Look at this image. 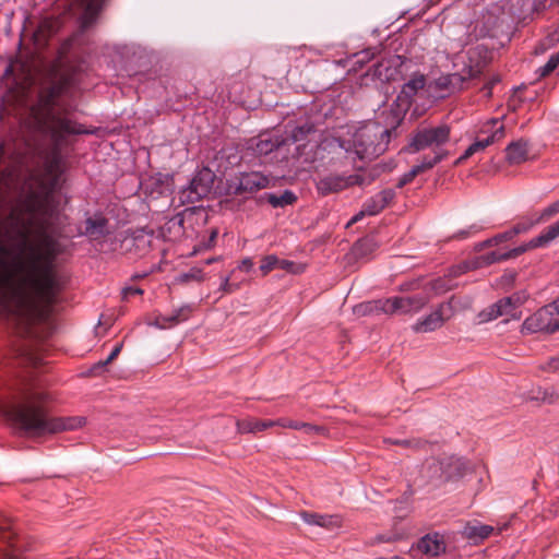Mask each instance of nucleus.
<instances>
[{
    "label": "nucleus",
    "mask_w": 559,
    "mask_h": 559,
    "mask_svg": "<svg viewBox=\"0 0 559 559\" xmlns=\"http://www.w3.org/2000/svg\"><path fill=\"white\" fill-rule=\"evenodd\" d=\"M17 364L25 368L26 378L21 392L14 399L2 405V412L20 437H33L35 433V397L31 377L35 358L26 347L17 350Z\"/></svg>",
    "instance_id": "nucleus-4"
},
{
    "label": "nucleus",
    "mask_w": 559,
    "mask_h": 559,
    "mask_svg": "<svg viewBox=\"0 0 559 559\" xmlns=\"http://www.w3.org/2000/svg\"><path fill=\"white\" fill-rule=\"evenodd\" d=\"M500 82V76L499 75H493L483 87V91L485 92V95L487 97H490L491 96V91H492V87Z\"/></svg>",
    "instance_id": "nucleus-53"
},
{
    "label": "nucleus",
    "mask_w": 559,
    "mask_h": 559,
    "mask_svg": "<svg viewBox=\"0 0 559 559\" xmlns=\"http://www.w3.org/2000/svg\"><path fill=\"white\" fill-rule=\"evenodd\" d=\"M495 305L499 312H501V316L510 314L513 311L510 298L503 297L496 301Z\"/></svg>",
    "instance_id": "nucleus-47"
},
{
    "label": "nucleus",
    "mask_w": 559,
    "mask_h": 559,
    "mask_svg": "<svg viewBox=\"0 0 559 559\" xmlns=\"http://www.w3.org/2000/svg\"><path fill=\"white\" fill-rule=\"evenodd\" d=\"M388 314H408L420 311L429 301L427 294H416L413 296H394L386 298Z\"/></svg>",
    "instance_id": "nucleus-13"
},
{
    "label": "nucleus",
    "mask_w": 559,
    "mask_h": 559,
    "mask_svg": "<svg viewBox=\"0 0 559 559\" xmlns=\"http://www.w3.org/2000/svg\"><path fill=\"white\" fill-rule=\"evenodd\" d=\"M282 144H284L283 141L280 142L278 140L261 136L255 143L254 151L260 155H267L278 148Z\"/></svg>",
    "instance_id": "nucleus-30"
},
{
    "label": "nucleus",
    "mask_w": 559,
    "mask_h": 559,
    "mask_svg": "<svg viewBox=\"0 0 559 559\" xmlns=\"http://www.w3.org/2000/svg\"><path fill=\"white\" fill-rule=\"evenodd\" d=\"M480 229H481L480 226H478L477 224H473L468 228L461 229L457 233H455L454 238H456V239H465V238H468L469 236L480 231Z\"/></svg>",
    "instance_id": "nucleus-49"
},
{
    "label": "nucleus",
    "mask_w": 559,
    "mask_h": 559,
    "mask_svg": "<svg viewBox=\"0 0 559 559\" xmlns=\"http://www.w3.org/2000/svg\"><path fill=\"white\" fill-rule=\"evenodd\" d=\"M493 532V527L486 524H467L463 534L466 538L472 540L474 544H477L485 538L489 537Z\"/></svg>",
    "instance_id": "nucleus-24"
},
{
    "label": "nucleus",
    "mask_w": 559,
    "mask_h": 559,
    "mask_svg": "<svg viewBox=\"0 0 559 559\" xmlns=\"http://www.w3.org/2000/svg\"><path fill=\"white\" fill-rule=\"evenodd\" d=\"M477 50L478 48L468 51V63L464 66L461 72L444 74L436 79L433 82L435 88L451 94L461 91L467 80L478 78L486 67V61L476 60L474 63L475 57L479 56Z\"/></svg>",
    "instance_id": "nucleus-6"
},
{
    "label": "nucleus",
    "mask_w": 559,
    "mask_h": 559,
    "mask_svg": "<svg viewBox=\"0 0 559 559\" xmlns=\"http://www.w3.org/2000/svg\"><path fill=\"white\" fill-rule=\"evenodd\" d=\"M277 269L288 271L292 273H298L299 270L296 269V264L293 261L285 260V259H278V265Z\"/></svg>",
    "instance_id": "nucleus-52"
},
{
    "label": "nucleus",
    "mask_w": 559,
    "mask_h": 559,
    "mask_svg": "<svg viewBox=\"0 0 559 559\" xmlns=\"http://www.w3.org/2000/svg\"><path fill=\"white\" fill-rule=\"evenodd\" d=\"M36 152H37V156H38L39 155V148L38 147L36 148Z\"/></svg>",
    "instance_id": "nucleus-63"
},
{
    "label": "nucleus",
    "mask_w": 559,
    "mask_h": 559,
    "mask_svg": "<svg viewBox=\"0 0 559 559\" xmlns=\"http://www.w3.org/2000/svg\"><path fill=\"white\" fill-rule=\"evenodd\" d=\"M215 174L207 167L198 170L192 177L189 187L182 192L188 202L194 203L206 197L214 183Z\"/></svg>",
    "instance_id": "nucleus-12"
},
{
    "label": "nucleus",
    "mask_w": 559,
    "mask_h": 559,
    "mask_svg": "<svg viewBox=\"0 0 559 559\" xmlns=\"http://www.w3.org/2000/svg\"><path fill=\"white\" fill-rule=\"evenodd\" d=\"M237 431L239 433H257L267 428L274 427L273 420H259L255 418H245L237 420Z\"/></svg>",
    "instance_id": "nucleus-23"
},
{
    "label": "nucleus",
    "mask_w": 559,
    "mask_h": 559,
    "mask_svg": "<svg viewBox=\"0 0 559 559\" xmlns=\"http://www.w3.org/2000/svg\"><path fill=\"white\" fill-rule=\"evenodd\" d=\"M451 128L447 123L440 124H419L411 134L408 151L417 153L429 150L430 153L425 155L421 160L426 166H436L448 156L444 145L449 143Z\"/></svg>",
    "instance_id": "nucleus-5"
},
{
    "label": "nucleus",
    "mask_w": 559,
    "mask_h": 559,
    "mask_svg": "<svg viewBox=\"0 0 559 559\" xmlns=\"http://www.w3.org/2000/svg\"><path fill=\"white\" fill-rule=\"evenodd\" d=\"M108 234V219L102 214L85 219V229L79 235L87 236L92 240H97Z\"/></svg>",
    "instance_id": "nucleus-18"
},
{
    "label": "nucleus",
    "mask_w": 559,
    "mask_h": 559,
    "mask_svg": "<svg viewBox=\"0 0 559 559\" xmlns=\"http://www.w3.org/2000/svg\"><path fill=\"white\" fill-rule=\"evenodd\" d=\"M22 546V539L12 527L11 521L0 516V559H26Z\"/></svg>",
    "instance_id": "nucleus-10"
},
{
    "label": "nucleus",
    "mask_w": 559,
    "mask_h": 559,
    "mask_svg": "<svg viewBox=\"0 0 559 559\" xmlns=\"http://www.w3.org/2000/svg\"><path fill=\"white\" fill-rule=\"evenodd\" d=\"M3 76L12 79V86L3 98L1 116H13L19 126L17 138L32 152L35 147V55L20 51L7 66Z\"/></svg>",
    "instance_id": "nucleus-2"
},
{
    "label": "nucleus",
    "mask_w": 559,
    "mask_h": 559,
    "mask_svg": "<svg viewBox=\"0 0 559 559\" xmlns=\"http://www.w3.org/2000/svg\"><path fill=\"white\" fill-rule=\"evenodd\" d=\"M214 261H216V259H215V258L207 259V260H205V264H211V263H213Z\"/></svg>",
    "instance_id": "nucleus-62"
},
{
    "label": "nucleus",
    "mask_w": 559,
    "mask_h": 559,
    "mask_svg": "<svg viewBox=\"0 0 559 559\" xmlns=\"http://www.w3.org/2000/svg\"><path fill=\"white\" fill-rule=\"evenodd\" d=\"M273 423H274V426H280L283 428H290V429H295V430H301L302 425H304V421L292 420V419H287V418H280L277 420H273Z\"/></svg>",
    "instance_id": "nucleus-42"
},
{
    "label": "nucleus",
    "mask_w": 559,
    "mask_h": 559,
    "mask_svg": "<svg viewBox=\"0 0 559 559\" xmlns=\"http://www.w3.org/2000/svg\"><path fill=\"white\" fill-rule=\"evenodd\" d=\"M538 222H536V219H531V221H527V222H520V223L515 224L508 231H509L511 238H514L519 234L526 233L527 230H530Z\"/></svg>",
    "instance_id": "nucleus-39"
},
{
    "label": "nucleus",
    "mask_w": 559,
    "mask_h": 559,
    "mask_svg": "<svg viewBox=\"0 0 559 559\" xmlns=\"http://www.w3.org/2000/svg\"><path fill=\"white\" fill-rule=\"evenodd\" d=\"M388 301L384 299H377L360 304L355 307V312L362 316H371V314H388L386 312Z\"/></svg>",
    "instance_id": "nucleus-26"
},
{
    "label": "nucleus",
    "mask_w": 559,
    "mask_h": 559,
    "mask_svg": "<svg viewBox=\"0 0 559 559\" xmlns=\"http://www.w3.org/2000/svg\"><path fill=\"white\" fill-rule=\"evenodd\" d=\"M507 298L511 299V307L515 310L527 300L528 295L525 292H518Z\"/></svg>",
    "instance_id": "nucleus-46"
},
{
    "label": "nucleus",
    "mask_w": 559,
    "mask_h": 559,
    "mask_svg": "<svg viewBox=\"0 0 559 559\" xmlns=\"http://www.w3.org/2000/svg\"><path fill=\"white\" fill-rule=\"evenodd\" d=\"M35 272V249L33 247L29 248V281L34 282V273Z\"/></svg>",
    "instance_id": "nucleus-55"
},
{
    "label": "nucleus",
    "mask_w": 559,
    "mask_h": 559,
    "mask_svg": "<svg viewBox=\"0 0 559 559\" xmlns=\"http://www.w3.org/2000/svg\"><path fill=\"white\" fill-rule=\"evenodd\" d=\"M559 67V51L550 56L545 66L538 69V74L540 78L549 75L552 71H555Z\"/></svg>",
    "instance_id": "nucleus-35"
},
{
    "label": "nucleus",
    "mask_w": 559,
    "mask_h": 559,
    "mask_svg": "<svg viewBox=\"0 0 559 559\" xmlns=\"http://www.w3.org/2000/svg\"><path fill=\"white\" fill-rule=\"evenodd\" d=\"M364 215H360V212L358 214H356L355 216L352 217V219L349 221V224H354L356 222H358Z\"/></svg>",
    "instance_id": "nucleus-60"
},
{
    "label": "nucleus",
    "mask_w": 559,
    "mask_h": 559,
    "mask_svg": "<svg viewBox=\"0 0 559 559\" xmlns=\"http://www.w3.org/2000/svg\"><path fill=\"white\" fill-rule=\"evenodd\" d=\"M526 400L537 401L546 404H554L558 400V394L554 389L538 386L536 389L531 390L527 393Z\"/></svg>",
    "instance_id": "nucleus-28"
},
{
    "label": "nucleus",
    "mask_w": 559,
    "mask_h": 559,
    "mask_svg": "<svg viewBox=\"0 0 559 559\" xmlns=\"http://www.w3.org/2000/svg\"><path fill=\"white\" fill-rule=\"evenodd\" d=\"M540 369L544 371H558L559 370V356L551 357L540 366Z\"/></svg>",
    "instance_id": "nucleus-51"
},
{
    "label": "nucleus",
    "mask_w": 559,
    "mask_h": 559,
    "mask_svg": "<svg viewBox=\"0 0 559 559\" xmlns=\"http://www.w3.org/2000/svg\"><path fill=\"white\" fill-rule=\"evenodd\" d=\"M373 76L380 81H390L393 79V71L391 70L388 61H381L372 66Z\"/></svg>",
    "instance_id": "nucleus-32"
},
{
    "label": "nucleus",
    "mask_w": 559,
    "mask_h": 559,
    "mask_svg": "<svg viewBox=\"0 0 559 559\" xmlns=\"http://www.w3.org/2000/svg\"><path fill=\"white\" fill-rule=\"evenodd\" d=\"M72 237L70 217L64 209H37V368L40 364L39 341H48L57 330L62 294L70 280L63 266V255ZM49 397L37 384V439L85 426L83 416L51 415L41 406Z\"/></svg>",
    "instance_id": "nucleus-1"
},
{
    "label": "nucleus",
    "mask_w": 559,
    "mask_h": 559,
    "mask_svg": "<svg viewBox=\"0 0 559 559\" xmlns=\"http://www.w3.org/2000/svg\"><path fill=\"white\" fill-rule=\"evenodd\" d=\"M559 236V221L548 226L540 235L530 240L526 250L545 246Z\"/></svg>",
    "instance_id": "nucleus-27"
},
{
    "label": "nucleus",
    "mask_w": 559,
    "mask_h": 559,
    "mask_svg": "<svg viewBox=\"0 0 559 559\" xmlns=\"http://www.w3.org/2000/svg\"><path fill=\"white\" fill-rule=\"evenodd\" d=\"M480 134H485V138H477L474 143H472L464 152V154L455 162V164H461L463 160L469 158L477 152L484 151L489 145L501 141L506 136V128L499 121V119L493 118L488 120L479 131Z\"/></svg>",
    "instance_id": "nucleus-8"
},
{
    "label": "nucleus",
    "mask_w": 559,
    "mask_h": 559,
    "mask_svg": "<svg viewBox=\"0 0 559 559\" xmlns=\"http://www.w3.org/2000/svg\"><path fill=\"white\" fill-rule=\"evenodd\" d=\"M528 155V142L520 139L511 142L506 147V159L511 165H518L527 159Z\"/></svg>",
    "instance_id": "nucleus-22"
},
{
    "label": "nucleus",
    "mask_w": 559,
    "mask_h": 559,
    "mask_svg": "<svg viewBox=\"0 0 559 559\" xmlns=\"http://www.w3.org/2000/svg\"><path fill=\"white\" fill-rule=\"evenodd\" d=\"M11 254L10 248L4 241L2 229L0 228V267L7 266V260Z\"/></svg>",
    "instance_id": "nucleus-40"
},
{
    "label": "nucleus",
    "mask_w": 559,
    "mask_h": 559,
    "mask_svg": "<svg viewBox=\"0 0 559 559\" xmlns=\"http://www.w3.org/2000/svg\"><path fill=\"white\" fill-rule=\"evenodd\" d=\"M301 430L309 436L324 435L326 432V429L323 426L312 425L309 423H304Z\"/></svg>",
    "instance_id": "nucleus-48"
},
{
    "label": "nucleus",
    "mask_w": 559,
    "mask_h": 559,
    "mask_svg": "<svg viewBox=\"0 0 559 559\" xmlns=\"http://www.w3.org/2000/svg\"><path fill=\"white\" fill-rule=\"evenodd\" d=\"M156 324L162 329L173 328L178 324V320L170 314H160L156 318Z\"/></svg>",
    "instance_id": "nucleus-41"
},
{
    "label": "nucleus",
    "mask_w": 559,
    "mask_h": 559,
    "mask_svg": "<svg viewBox=\"0 0 559 559\" xmlns=\"http://www.w3.org/2000/svg\"><path fill=\"white\" fill-rule=\"evenodd\" d=\"M526 251V246H519L506 252L491 251L478 258L477 266H487L497 262L518 258Z\"/></svg>",
    "instance_id": "nucleus-21"
},
{
    "label": "nucleus",
    "mask_w": 559,
    "mask_h": 559,
    "mask_svg": "<svg viewBox=\"0 0 559 559\" xmlns=\"http://www.w3.org/2000/svg\"><path fill=\"white\" fill-rule=\"evenodd\" d=\"M238 288V286L236 284H231L229 282V277H225L222 285H221V290L223 293H226V294H231L234 293L236 289Z\"/></svg>",
    "instance_id": "nucleus-56"
},
{
    "label": "nucleus",
    "mask_w": 559,
    "mask_h": 559,
    "mask_svg": "<svg viewBox=\"0 0 559 559\" xmlns=\"http://www.w3.org/2000/svg\"><path fill=\"white\" fill-rule=\"evenodd\" d=\"M557 213H559V199L544 209L542 214L536 218V222H543L544 219L549 218Z\"/></svg>",
    "instance_id": "nucleus-44"
},
{
    "label": "nucleus",
    "mask_w": 559,
    "mask_h": 559,
    "mask_svg": "<svg viewBox=\"0 0 559 559\" xmlns=\"http://www.w3.org/2000/svg\"><path fill=\"white\" fill-rule=\"evenodd\" d=\"M203 272L199 267H192L188 272L182 273L178 276V282L188 283L190 281L201 282L203 281Z\"/></svg>",
    "instance_id": "nucleus-37"
},
{
    "label": "nucleus",
    "mask_w": 559,
    "mask_h": 559,
    "mask_svg": "<svg viewBox=\"0 0 559 559\" xmlns=\"http://www.w3.org/2000/svg\"><path fill=\"white\" fill-rule=\"evenodd\" d=\"M104 0H72L71 5H78L80 10L81 28H88L102 10Z\"/></svg>",
    "instance_id": "nucleus-16"
},
{
    "label": "nucleus",
    "mask_w": 559,
    "mask_h": 559,
    "mask_svg": "<svg viewBox=\"0 0 559 559\" xmlns=\"http://www.w3.org/2000/svg\"><path fill=\"white\" fill-rule=\"evenodd\" d=\"M192 312V308L190 306H182L179 309H176L173 312V317L178 320V324L185 322L189 319Z\"/></svg>",
    "instance_id": "nucleus-45"
},
{
    "label": "nucleus",
    "mask_w": 559,
    "mask_h": 559,
    "mask_svg": "<svg viewBox=\"0 0 559 559\" xmlns=\"http://www.w3.org/2000/svg\"><path fill=\"white\" fill-rule=\"evenodd\" d=\"M253 266V263L250 259H245L242 262H241V269L245 270V271H250L251 267Z\"/></svg>",
    "instance_id": "nucleus-59"
},
{
    "label": "nucleus",
    "mask_w": 559,
    "mask_h": 559,
    "mask_svg": "<svg viewBox=\"0 0 559 559\" xmlns=\"http://www.w3.org/2000/svg\"><path fill=\"white\" fill-rule=\"evenodd\" d=\"M270 185L267 176L259 171L241 173L231 185L229 189L237 195L255 193Z\"/></svg>",
    "instance_id": "nucleus-14"
},
{
    "label": "nucleus",
    "mask_w": 559,
    "mask_h": 559,
    "mask_svg": "<svg viewBox=\"0 0 559 559\" xmlns=\"http://www.w3.org/2000/svg\"><path fill=\"white\" fill-rule=\"evenodd\" d=\"M557 300H559V298Z\"/></svg>",
    "instance_id": "nucleus-64"
},
{
    "label": "nucleus",
    "mask_w": 559,
    "mask_h": 559,
    "mask_svg": "<svg viewBox=\"0 0 559 559\" xmlns=\"http://www.w3.org/2000/svg\"><path fill=\"white\" fill-rule=\"evenodd\" d=\"M265 199L273 207H284L293 204L297 200V197L290 190H285L280 195L275 193H266Z\"/></svg>",
    "instance_id": "nucleus-29"
},
{
    "label": "nucleus",
    "mask_w": 559,
    "mask_h": 559,
    "mask_svg": "<svg viewBox=\"0 0 559 559\" xmlns=\"http://www.w3.org/2000/svg\"><path fill=\"white\" fill-rule=\"evenodd\" d=\"M143 290L139 287H126L122 289V298L128 299L130 296L133 295H142Z\"/></svg>",
    "instance_id": "nucleus-57"
},
{
    "label": "nucleus",
    "mask_w": 559,
    "mask_h": 559,
    "mask_svg": "<svg viewBox=\"0 0 559 559\" xmlns=\"http://www.w3.org/2000/svg\"><path fill=\"white\" fill-rule=\"evenodd\" d=\"M443 305H440L433 312L429 313L428 316L419 319L414 325L413 330L416 333H427L432 332L440 326H442L444 322L443 318Z\"/></svg>",
    "instance_id": "nucleus-19"
},
{
    "label": "nucleus",
    "mask_w": 559,
    "mask_h": 559,
    "mask_svg": "<svg viewBox=\"0 0 559 559\" xmlns=\"http://www.w3.org/2000/svg\"><path fill=\"white\" fill-rule=\"evenodd\" d=\"M390 443L395 445H401L404 448H411L415 450L424 449L428 441L420 439V438H413V439H395V440H389Z\"/></svg>",
    "instance_id": "nucleus-34"
},
{
    "label": "nucleus",
    "mask_w": 559,
    "mask_h": 559,
    "mask_svg": "<svg viewBox=\"0 0 559 559\" xmlns=\"http://www.w3.org/2000/svg\"><path fill=\"white\" fill-rule=\"evenodd\" d=\"M391 114L393 119L390 124H382L378 120L368 121L357 128L349 140L335 138L331 145L342 150L346 158H352L353 167L356 170H361L364 166L358 165L356 159L371 162L388 150L391 134L402 121L400 114L392 110Z\"/></svg>",
    "instance_id": "nucleus-3"
},
{
    "label": "nucleus",
    "mask_w": 559,
    "mask_h": 559,
    "mask_svg": "<svg viewBox=\"0 0 559 559\" xmlns=\"http://www.w3.org/2000/svg\"><path fill=\"white\" fill-rule=\"evenodd\" d=\"M278 258L275 254H269L262 258L260 270L263 275H266L271 271L277 269Z\"/></svg>",
    "instance_id": "nucleus-36"
},
{
    "label": "nucleus",
    "mask_w": 559,
    "mask_h": 559,
    "mask_svg": "<svg viewBox=\"0 0 559 559\" xmlns=\"http://www.w3.org/2000/svg\"><path fill=\"white\" fill-rule=\"evenodd\" d=\"M431 166H426L424 160H420L418 164L414 165L409 171L405 173L397 182V188H403L405 185L409 183L417 175L431 169Z\"/></svg>",
    "instance_id": "nucleus-31"
},
{
    "label": "nucleus",
    "mask_w": 559,
    "mask_h": 559,
    "mask_svg": "<svg viewBox=\"0 0 559 559\" xmlns=\"http://www.w3.org/2000/svg\"><path fill=\"white\" fill-rule=\"evenodd\" d=\"M426 85V78L421 73H414L412 78L403 84L400 94L397 95V102L405 106L409 107L414 96L417 94L419 90H423Z\"/></svg>",
    "instance_id": "nucleus-17"
},
{
    "label": "nucleus",
    "mask_w": 559,
    "mask_h": 559,
    "mask_svg": "<svg viewBox=\"0 0 559 559\" xmlns=\"http://www.w3.org/2000/svg\"><path fill=\"white\" fill-rule=\"evenodd\" d=\"M417 548L425 555L439 556L445 550L443 537L438 533L427 534L417 543Z\"/></svg>",
    "instance_id": "nucleus-20"
},
{
    "label": "nucleus",
    "mask_w": 559,
    "mask_h": 559,
    "mask_svg": "<svg viewBox=\"0 0 559 559\" xmlns=\"http://www.w3.org/2000/svg\"><path fill=\"white\" fill-rule=\"evenodd\" d=\"M362 185H366V180L360 174H353L347 176L329 174L320 177L316 181V189L318 194L326 197L333 193H338L349 187Z\"/></svg>",
    "instance_id": "nucleus-9"
},
{
    "label": "nucleus",
    "mask_w": 559,
    "mask_h": 559,
    "mask_svg": "<svg viewBox=\"0 0 559 559\" xmlns=\"http://www.w3.org/2000/svg\"><path fill=\"white\" fill-rule=\"evenodd\" d=\"M300 516L307 524L321 527H331L338 522V518L335 515L319 514L307 511L301 512Z\"/></svg>",
    "instance_id": "nucleus-25"
},
{
    "label": "nucleus",
    "mask_w": 559,
    "mask_h": 559,
    "mask_svg": "<svg viewBox=\"0 0 559 559\" xmlns=\"http://www.w3.org/2000/svg\"><path fill=\"white\" fill-rule=\"evenodd\" d=\"M554 329L556 330V332L559 331V319H556L555 318V325H554Z\"/></svg>",
    "instance_id": "nucleus-61"
},
{
    "label": "nucleus",
    "mask_w": 559,
    "mask_h": 559,
    "mask_svg": "<svg viewBox=\"0 0 559 559\" xmlns=\"http://www.w3.org/2000/svg\"><path fill=\"white\" fill-rule=\"evenodd\" d=\"M501 317V312H499L498 308H496V305L492 304L486 309L481 310L478 313V318L480 322H489L492 320H496L497 318Z\"/></svg>",
    "instance_id": "nucleus-38"
},
{
    "label": "nucleus",
    "mask_w": 559,
    "mask_h": 559,
    "mask_svg": "<svg viewBox=\"0 0 559 559\" xmlns=\"http://www.w3.org/2000/svg\"><path fill=\"white\" fill-rule=\"evenodd\" d=\"M395 198L393 189H384L367 199L360 210V215L373 216L383 211Z\"/></svg>",
    "instance_id": "nucleus-15"
},
{
    "label": "nucleus",
    "mask_w": 559,
    "mask_h": 559,
    "mask_svg": "<svg viewBox=\"0 0 559 559\" xmlns=\"http://www.w3.org/2000/svg\"><path fill=\"white\" fill-rule=\"evenodd\" d=\"M559 314V300L548 304L527 317L521 326L523 335L534 333L554 334L555 317Z\"/></svg>",
    "instance_id": "nucleus-7"
},
{
    "label": "nucleus",
    "mask_w": 559,
    "mask_h": 559,
    "mask_svg": "<svg viewBox=\"0 0 559 559\" xmlns=\"http://www.w3.org/2000/svg\"><path fill=\"white\" fill-rule=\"evenodd\" d=\"M108 365L109 364H105V360H99L91 367L88 373L91 376H99Z\"/></svg>",
    "instance_id": "nucleus-54"
},
{
    "label": "nucleus",
    "mask_w": 559,
    "mask_h": 559,
    "mask_svg": "<svg viewBox=\"0 0 559 559\" xmlns=\"http://www.w3.org/2000/svg\"><path fill=\"white\" fill-rule=\"evenodd\" d=\"M355 57V64L362 67L366 62L370 61L373 58V53L369 49H366L357 53Z\"/></svg>",
    "instance_id": "nucleus-50"
},
{
    "label": "nucleus",
    "mask_w": 559,
    "mask_h": 559,
    "mask_svg": "<svg viewBox=\"0 0 559 559\" xmlns=\"http://www.w3.org/2000/svg\"><path fill=\"white\" fill-rule=\"evenodd\" d=\"M431 468L439 472L440 483L456 481L471 472L468 462L455 455L447 456L435 463Z\"/></svg>",
    "instance_id": "nucleus-11"
},
{
    "label": "nucleus",
    "mask_w": 559,
    "mask_h": 559,
    "mask_svg": "<svg viewBox=\"0 0 559 559\" xmlns=\"http://www.w3.org/2000/svg\"><path fill=\"white\" fill-rule=\"evenodd\" d=\"M311 130L312 128L309 126L296 127L293 129L290 134L287 135L285 140H283V143L285 144L286 142L290 141L292 143L297 144L299 142H302Z\"/></svg>",
    "instance_id": "nucleus-33"
},
{
    "label": "nucleus",
    "mask_w": 559,
    "mask_h": 559,
    "mask_svg": "<svg viewBox=\"0 0 559 559\" xmlns=\"http://www.w3.org/2000/svg\"><path fill=\"white\" fill-rule=\"evenodd\" d=\"M511 236L509 234L508 230L503 231V233H500L496 236H493L492 238L490 239H487L486 241L483 242V247H491V246H496V245H499L501 242H504V241H508V240H511Z\"/></svg>",
    "instance_id": "nucleus-43"
},
{
    "label": "nucleus",
    "mask_w": 559,
    "mask_h": 559,
    "mask_svg": "<svg viewBox=\"0 0 559 559\" xmlns=\"http://www.w3.org/2000/svg\"><path fill=\"white\" fill-rule=\"evenodd\" d=\"M122 348V344H118L114 347L109 356L105 359V364H110L114 359L117 358V356L120 354Z\"/></svg>",
    "instance_id": "nucleus-58"
}]
</instances>
